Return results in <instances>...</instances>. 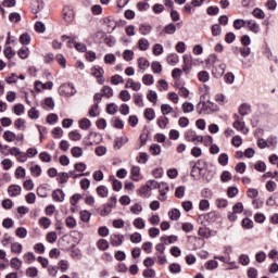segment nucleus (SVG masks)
<instances>
[{"instance_id": "nucleus-60", "label": "nucleus", "mask_w": 278, "mask_h": 278, "mask_svg": "<svg viewBox=\"0 0 278 278\" xmlns=\"http://www.w3.org/2000/svg\"><path fill=\"white\" fill-rule=\"evenodd\" d=\"M144 116L148 121H153L155 118V111L153 109H147Z\"/></svg>"}, {"instance_id": "nucleus-7", "label": "nucleus", "mask_w": 278, "mask_h": 278, "mask_svg": "<svg viewBox=\"0 0 278 278\" xmlns=\"http://www.w3.org/2000/svg\"><path fill=\"white\" fill-rule=\"evenodd\" d=\"M188 142H193V144H198L199 142H203V137L197 135L194 131H188L186 135Z\"/></svg>"}, {"instance_id": "nucleus-20", "label": "nucleus", "mask_w": 278, "mask_h": 278, "mask_svg": "<svg viewBox=\"0 0 278 278\" xmlns=\"http://www.w3.org/2000/svg\"><path fill=\"white\" fill-rule=\"evenodd\" d=\"M151 64L149 63V60H147V58H139L138 59V67L141 71H147V68H149Z\"/></svg>"}, {"instance_id": "nucleus-12", "label": "nucleus", "mask_w": 278, "mask_h": 278, "mask_svg": "<svg viewBox=\"0 0 278 278\" xmlns=\"http://www.w3.org/2000/svg\"><path fill=\"white\" fill-rule=\"evenodd\" d=\"M125 88H131V90H134L135 92H138V90H140L142 88V85L140 83L134 81V79L129 78L126 81Z\"/></svg>"}, {"instance_id": "nucleus-46", "label": "nucleus", "mask_w": 278, "mask_h": 278, "mask_svg": "<svg viewBox=\"0 0 278 278\" xmlns=\"http://www.w3.org/2000/svg\"><path fill=\"white\" fill-rule=\"evenodd\" d=\"M25 123H26L25 119H23V118H17V119L14 122V125H15L16 129H20V130H22V131H25V128H26Z\"/></svg>"}, {"instance_id": "nucleus-26", "label": "nucleus", "mask_w": 278, "mask_h": 278, "mask_svg": "<svg viewBox=\"0 0 278 278\" xmlns=\"http://www.w3.org/2000/svg\"><path fill=\"white\" fill-rule=\"evenodd\" d=\"M30 175L33 177H40V175H42V168L40 167V165H34L30 167Z\"/></svg>"}, {"instance_id": "nucleus-33", "label": "nucleus", "mask_w": 278, "mask_h": 278, "mask_svg": "<svg viewBox=\"0 0 278 278\" xmlns=\"http://www.w3.org/2000/svg\"><path fill=\"white\" fill-rule=\"evenodd\" d=\"M25 168L23 166H20L15 169V179H25Z\"/></svg>"}, {"instance_id": "nucleus-16", "label": "nucleus", "mask_w": 278, "mask_h": 278, "mask_svg": "<svg viewBox=\"0 0 278 278\" xmlns=\"http://www.w3.org/2000/svg\"><path fill=\"white\" fill-rule=\"evenodd\" d=\"M64 191H62V189H56L52 193V199L58 203H62V201H64Z\"/></svg>"}, {"instance_id": "nucleus-15", "label": "nucleus", "mask_w": 278, "mask_h": 278, "mask_svg": "<svg viewBox=\"0 0 278 278\" xmlns=\"http://www.w3.org/2000/svg\"><path fill=\"white\" fill-rule=\"evenodd\" d=\"M232 126L235 127V129H237V131H241V134H249V128H247V126H244V122H240V121H236Z\"/></svg>"}, {"instance_id": "nucleus-30", "label": "nucleus", "mask_w": 278, "mask_h": 278, "mask_svg": "<svg viewBox=\"0 0 278 278\" xmlns=\"http://www.w3.org/2000/svg\"><path fill=\"white\" fill-rule=\"evenodd\" d=\"M18 58L21 60H27L29 58V48H22L17 51Z\"/></svg>"}, {"instance_id": "nucleus-13", "label": "nucleus", "mask_w": 278, "mask_h": 278, "mask_svg": "<svg viewBox=\"0 0 278 278\" xmlns=\"http://www.w3.org/2000/svg\"><path fill=\"white\" fill-rule=\"evenodd\" d=\"M10 266L13 270H21L23 268V261L18 257H13L10 261Z\"/></svg>"}, {"instance_id": "nucleus-54", "label": "nucleus", "mask_w": 278, "mask_h": 278, "mask_svg": "<svg viewBox=\"0 0 278 278\" xmlns=\"http://www.w3.org/2000/svg\"><path fill=\"white\" fill-rule=\"evenodd\" d=\"M90 125H91V123H90V119H88V118H83L79 121L80 129H85V130L90 129Z\"/></svg>"}, {"instance_id": "nucleus-64", "label": "nucleus", "mask_w": 278, "mask_h": 278, "mask_svg": "<svg viewBox=\"0 0 278 278\" xmlns=\"http://www.w3.org/2000/svg\"><path fill=\"white\" fill-rule=\"evenodd\" d=\"M242 227L244 229H253V220L251 218H244L242 220Z\"/></svg>"}, {"instance_id": "nucleus-11", "label": "nucleus", "mask_w": 278, "mask_h": 278, "mask_svg": "<svg viewBox=\"0 0 278 278\" xmlns=\"http://www.w3.org/2000/svg\"><path fill=\"white\" fill-rule=\"evenodd\" d=\"M93 77H97L98 79V84H103L104 79H103V73H105V71H103L102 67H93L91 70Z\"/></svg>"}, {"instance_id": "nucleus-32", "label": "nucleus", "mask_w": 278, "mask_h": 278, "mask_svg": "<svg viewBox=\"0 0 278 278\" xmlns=\"http://www.w3.org/2000/svg\"><path fill=\"white\" fill-rule=\"evenodd\" d=\"M252 15L254 16V18H261V20L266 18V13H264L260 8H255L252 11Z\"/></svg>"}, {"instance_id": "nucleus-22", "label": "nucleus", "mask_w": 278, "mask_h": 278, "mask_svg": "<svg viewBox=\"0 0 278 278\" xmlns=\"http://www.w3.org/2000/svg\"><path fill=\"white\" fill-rule=\"evenodd\" d=\"M181 108L184 114H190V112H194V104H192V102H184Z\"/></svg>"}, {"instance_id": "nucleus-5", "label": "nucleus", "mask_w": 278, "mask_h": 278, "mask_svg": "<svg viewBox=\"0 0 278 278\" xmlns=\"http://www.w3.org/2000/svg\"><path fill=\"white\" fill-rule=\"evenodd\" d=\"M63 18L66 23H73L75 21V11L71 7H65L63 9Z\"/></svg>"}, {"instance_id": "nucleus-1", "label": "nucleus", "mask_w": 278, "mask_h": 278, "mask_svg": "<svg viewBox=\"0 0 278 278\" xmlns=\"http://www.w3.org/2000/svg\"><path fill=\"white\" fill-rule=\"evenodd\" d=\"M197 110L199 114H210V112H216L218 110V106H216L214 103L206 101V102H200L197 105Z\"/></svg>"}, {"instance_id": "nucleus-2", "label": "nucleus", "mask_w": 278, "mask_h": 278, "mask_svg": "<svg viewBox=\"0 0 278 278\" xmlns=\"http://www.w3.org/2000/svg\"><path fill=\"white\" fill-rule=\"evenodd\" d=\"M2 138L7 141V142H23V140H25V135L23 134H17L12 131V130H7L4 131Z\"/></svg>"}, {"instance_id": "nucleus-35", "label": "nucleus", "mask_w": 278, "mask_h": 278, "mask_svg": "<svg viewBox=\"0 0 278 278\" xmlns=\"http://www.w3.org/2000/svg\"><path fill=\"white\" fill-rule=\"evenodd\" d=\"M179 62V55L177 54H169L167 56V63L170 65V66H175L177 63Z\"/></svg>"}, {"instance_id": "nucleus-57", "label": "nucleus", "mask_w": 278, "mask_h": 278, "mask_svg": "<svg viewBox=\"0 0 278 278\" xmlns=\"http://www.w3.org/2000/svg\"><path fill=\"white\" fill-rule=\"evenodd\" d=\"M26 276H27V277H31V278L38 277V268H36V267H29V268H27V269H26Z\"/></svg>"}, {"instance_id": "nucleus-49", "label": "nucleus", "mask_w": 278, "mask_h": 278, "mask_svg": "<svg viewBox=\"0 0 278 278\" xmlns=\"http://www.w3.org/2000/svg\"><path fill=\"white\" fill-rule=\"evenodd\" d=\"M58 241V233L55 231L48 232L47 235V242L53 244V242Z\"/></svg>"}, {"instance_id": "nucleus-61", "label": "nucleus", "mask_w": 278, "mask_h": 278, "mask_svg": "<svg viewBox=\"0 0 278 278\" xmlns=\"http://www.w3.org/2000/svg\"><path fill=\"white\" fill-rule=\"evenodd\" d=\"M15 236H17V238H27V229L20 227L15 230Z\"/></svg>"}, {"instance_id": "nucleus-21", "label": "nucleus", "mask_w": 278, "mask_h": 278, "mask_svg": "<svg viewBox=\"0 0 278 278\" xmlns=\"http://www.w3.org/2000/svg\"><path fill=\"white\" fill-rule=\"evenodd\" d=\"M11 252L15 253L17 255L23 253V244H21L18 242L11 243Z\"/></svg>"}, {"instance_id": "nucleus-19", "label": "nucleus", "mask_w": 278, "mask_h": 278, "mask_svg": "<svg viewBox=\"0 0 278 278\" xmlns=\"http://www.w3.org/2000/svg\"><path fill=\"white\" fill-rule=\"evenodd\" d=\"M111 244H112V247H121L123 244V236L112 235L111 236Z\"/></svg>"}, {"instance_id": "nucleus-52", "label": "nucleus", "mask_w": 278, "mask_h": 278, "mask_svg": "<svg viewBox=\"0 0 278 278\" xmlns=\"http://www.w3.org/2000/svg\"><path fill=\"white\" fill-rule=\"evenodd\" d=\"M149 161V154H147L146 152H141L138 156H137V162L138 164H144L146 162Z\"/></svg>"}, {"instance_id": "nucleus-14", "label": "nucleus", "mask_w": 278, "mask_h": 278, "mask_svg": "<svg viewBox=\"0 0 278 278\" xmlns=\"http://www.w3.org/2000/svg\"><path fill=\"white\" fill-rule=\"evenodd\" d=\"M184 64H185V66L182 67V71L185 73H190V70L192 68V56L185 55L184 56Z\"/></svg>"}, {"instance_id": "nucleus-56", "label": "nucleus", "mask_w": 278, "mask_h": 278, "mask_svg": "<svg viewBox=\"0 0 278 278\" xmlns=\"http://www.w3.org/2000/svg\"><path fill=\"white\" fill-rule=\"evenodd\" d=\"M151 190H153L151 187L148 185L143 186L140 188L139 192L140 194H143V197H151Z\"/></svg>"}, {"instance_id": "nucleus-6", "label": "nucleus", "mask_w": 278, "mask_h": 278, "mask_svg": "<svg viewBox=\"0 0 278 278\" xmlns=\"http://www.w3.org/2000/svg\"><path fill=\"white\" fill-rule=\"evenodd\" d=\"M227 70V65L225 63H220L213 67V75L216 78L223 77L225 75V71Z\"/></svg>"}, {"instance_id": "nucleus-59", "label": "nucleus", "mask_w": 278, "mask_h": 278, "mask_svg": "<svg viewBox=\"0 0 278 278\" xmlns=\"http://www.w3.org/2000/svg\"><path fill=\"white\" fill-rule=\"evenodd\" d=\"M130 212L138 216L142 212V205L138 203L134 204L132 206H130Z\"/></svg>"}, {"instance_id": "nucleus-43", "label": "nucleus", "mask_w": 278, "mask_h": 278, "mask_svg": "<svg viewBox=\"0 0 278 278\" xmlns=\"http://www.w3.org/2000/svg\"><path fill=\"white\" fill-rule=\"evenodd\" d=\"M119 99L124 102L130 101L131 100V93L127 90H122L119 92Z\"/></svg>"}, {"instance_id": "nucleus-3", "label": "nucleus", "mask_w": 278, "mask_h": 278, "mask_svg": "<svg viewBox=\"0 0 278 278\" xmlns=\"http://www.w3.org/2000/svg\"><path fill=\"white\" fill-rule=\"evenodd\" d=\"M75 87L73 84H63L59 88V93L61 97H73L75 94Z\"/></svg>"}, {"instance_id": "nucleus-39", "label": "nucleus", "mask_w": 278, "mask_h": 278, "mask_svg": "<svg viewBox=\"0 0 278 278\" xmlns=\"http://www.w3.org/2000/svg\"><path fill=\"white\" fill-rule=\"evenodd\" d=\"M215 268H218V262L211 260L205 263V269L206 270H215Z\"/></svg>"}, {"instance_id": "nucleus-47", "label": "nucleus", "mask_w": 278, "mask_h": 278, "mask_svg": "<svg viewBox=\"0 0 278 278\" xmlns=\"http://www.w3.org/2000/svg\"><path fill=\"white\" fill-rule=\"evenodd\" d=\"M251 112V106L249 104H242L239 108V114L247 116Z\"/></svg>"}, {"instance_id": "nucleus-36", "label": "nucleus", "mask_w": 278, "mask_h": 278, "mask_svg": "<svg viewBox=\"0 0 278 278\" xmlns=\"http://www.w3.org/2000/svg\"><path fill=\"white\" fill-rule=\"evenodd\" d=\"M153 83H154L153 75L146 74L142 77V84H144V86H153Z\"/></svg>"}, {"instance_id": "nucleus-62", "label": "nucleus", "mask_w": 278, "mask_h": 278, "mask_svg": "<svg viewBox=\"0 0 278 278\" xmlns=\"http://www.w3.org/2000/svg\"><path fill=\"white\" fill-rule=\"evenodd\" d=\"M165 34L173 35L175 31H177V26L175 24H168L167 26L164 27Z\"/></svg>"}, {"instance_id": "nucleus-51", "label": "nucleus", "mask_w": 278, "mask_h": 278, "mask_svg": "<svg viewBox=\"0 0 278 278\" xmlns=\"http://www.w3.org/2000/svg\"><path fill=\"white\" fill-rule=\"evenodd\" d=\"M45 108L48 110H53L55 108V102L53 101V98L48 97L45 99Z\"/></svg>"}, {"instance_id": "nucleus-18", "label": "nucleus", "mask_w": 278, "mask_h": 278, "mask_svg": "<svg viewBox=\"0 0 278 278\" xmlns=\"http://www.w3.org/2000/svg\"><path fill=\"white\" fill-rule=\"evenodd\" d=\"M245 25L249 27L250 31H253L254 34H260V25H257L255 21L249 20L245 22Z\"/></svg>"}, {"instance_id": "nucleus-4", "label": "nucleus", "mask_w": 278, "mask_h": 278, "mask_svg": "<svg viewBox=\"0 0 278 278\" xmlns=\"http://www.w3.org/2000/svg\"><path fill=\"white\" fill-rule=\"evenodd\" d=\"M130 179H132V181H141V179H144V176L142 175V173H140V166L131 167Z\"/></svg>"}, {"instance_id": "nucleus-63", "label": "nucleus", "mask_w": 278, "mask_h": 278, "mask_svg": "<svg viewBox=\"0 0 278 278\" xmlns=\"http://www.w3.org/2000/svg\"><path fill=\"white\" fill-rule=\"evenodd\" d=\"M247 25V21L244 20H235L233 27L235 29H242Z\"/></svg>"}, {"instance_id": "nucleus-34", "label": "nucleus", "mask_w": 278, "mask_h": 278, "mask_svg": "<svg viewBox=\"0 0 278 278\" xmlns=\"http://www.w3.org/2000/svg\"><path fill=\"white\" fill-rule=\"evenodd\" d=\"M198 78H199V81H202L203 84H205L206 81H210V73L205 71H201L198 74Z\"/></svg>"}, {"instance_id": "nucleus-55", "label": "nucleus", "mask_w": 278, "mask_h": 278, "mask_svg": "<svg viewBox=\"0 0 278 278\" xmlns=\"http://www.w3.org/2000/svg\"><path fill=\"white\" fill-rule=\"evenodd\" d=\"M151 68L153 71V73H156V74L162 73V64L157 61L152 62Z\"/></svg>"}, {"instance_id": "nucleus-8", "label": "nucleus", "mask_w": 278, "mask_h": 278, "mask_svg": "<svg viewBox=\"0 0 278 278\" xmlns=\"http://www.w3.org/2000/svg\"><path fill=\"white\" fill-rule=\"evenodd\" d=\"M53 88V81H48L46 84H42L41 81H35V90L37 92H42V90H51Z\"/></svg>"}, {"instance_id": "nucleus-9", "label": "nucleus", "mask_w": 278, "mask_h": 278, "mask_svg": "<svg viewBox=\"0 0 278 278\" xmlns=\"http://www.w3.org/2000/svg\"><path fill=\"white\" fill-rule=\"evenodd\" d=\"M21 192H23V188L18 185H11L8 188V194L11 198L21 195Z\"/></svg>"}, {"instance_id": "nucleus-25", "label": "nucleus", "mask_w": 278, "mask_h": 278, "mask_svg": "<svg viewBox=\"0 0 278 278\" xmlns=\"http://www.w3.org/2000/svg\"><path fill=\"white\" fill-rule=\"evenodd\" d=\"M97 192H98L99 197H101L102 199L108 198V194H110V191L108 190V187H105V186H99L97 188Z\"/></svg>"}, {"instance_id": "nucleus-41", "label": "nucleus", "mask_w": 278, "mask_h": 278, "mask_svg": "<svg viewBox=\"0 0 278 278\" xmlns=\"http://www.w3.org/2000/svg\"><path fill=\"white\" fill-rule=\"evenodd\" d=\"M130 242H134L135 244L142 242V235H140V232H134L130 235Z\"/></svg>"}, {"instance_id": "nucleus-10", "label": "nucleus", "mask_w": 278, "mask_h": 278, "mask_svg": "<svg viewBox=\"0 0 278 278\" xmlns=\"http://www.w3.org/2000/svg\"><path fill=\"white\" fill-rule=\"evenodd\" d=\"M128 142L129 138H127V136L117 137L115 139L114 149H123V147H125V144H127Z\"/></svg>"}, {"instance_id": "nucleus-42", "label": "nucleus", "mask_w": 278, "mask_h": 278, "mask_svg": "<svg viewBox=\"0 0 278 278\" xmlns=\"http://www.w3.org/2000/svg\"><path fill=\"white\" fill-rule=\"evenodd\" d=\"M161 112H162L163 116H166V115L173 113V106H170V104H162Z\"/></svg>"}, {"instance_id": "nucleus-37", "label": "nucleus", "mask_w": 278, "mask_h": 278, "mask_svg": "<svg viewBox=\"0 0 278 278\" xmlns=\"http://www.w3.org/2000/svg\"><path fill=\"white\" fill-rule=\"evenodd\" d=\"M150 153H152V155H160L162 153V147L156 143L150 146Z\"/></svg>"}, {"instance_id": "nucleus-38", "label": "nucleus", "mask_w": 278, "mask_h": 278, "mask_svg": "<svg viewBox=\"0 0 278 278\" xmlns=\"http://www.w3.org/2000/svg\"><path fill=\"white\" fill-rule=\"evenodd\" d=\"M134 227H136V229H144L146 225H144V219H142V217H138L132 222Z\"/></svg>"}, {"instance_id": "nucleus-40", "label": "nucleus", "mask_w": 278, "mask_h": 278, "mask_svg": "<svg viewBox=\"0 0 278 278\" xmlns=\"http://www.w3.org/2000/svg\"><path fill=\"white\" fill-rule=\"evenodd\" d=\"M70 140H73L74 142H77L81 140V134L77 130H73L68 134Z\"/></svg>"}, {"instance_id": "nucleus-58", "label": "nucleus", "mask_w": 278, "mask_h": 278, "mask_svg": "<svg viewBox=\"0 0 278 278\" xmlns=\"http://www.w3.org/2000/svg\"><path fill=\"white\" fill-rule=\"evenodd\" d=\"M157 125L161 129H166V126L168 125V118L164 116L160 117L157 119Z\"/></svg>"}, {"instance_id": "nucleus-29", "label": "nucleus", "mask_w": 278, "mask_h": 278, "mask_svg": "<svg viewBox=\"0 0 278 278\" xmlns=\"http://www.w3.org/2000/svg\"><path fill=\"white\" fill-rule=\"evenodd\" d=\"M75 47L76 51H80V53L86 52V45L84 43H75V41H68V47Z\"/></svg>"}, {"instance_id": "nucleus-53", "label": "nucleus", "mask_w": 278, "mask_h": 278, "mask_svg": "<svg viewBox=\"0 0 278 278\" xmlns=\"http://www.w3.org/2000/svg\"><path fill=\"white\" fill-rule=\"evenodd\" d=\"M148 101L151 103H157V92L150 90L147 96Z\"/></svg>"}, {"instance_id": "nucleus-44", "label": "nucleus", "mask_w": 278, "mask_h": 278, "mask_svg": "<svg viewBox=\"0 0 278 278\" xmlns=\"http://www.w3.org/2000/svg\"><path fill=\"white\" fill-rule=\"evenodd\" d=\"M28 116H29V118L38 119V118H40V111H38L36 108H31L28 111Z\"/></svg>"}, {"instance_id": "nucleus-45", "label": "nucleus", "mask_w": 278, "mask_h": 278, "mask_svg": "<svg viewBox=\"0 0 278 278\" xmlns=\"http://www.w3.org/2000/svg\"><path fill=\"white\" fill-rule=\"evenodd\" d=\"M39 225L43 227V229H49V227H51V219L48 217H41L39 219Z\"/></svg>"}, {"instance_id": "nucleus-24", "label": "nucleus", "mask_w": 278, "mask_h": 278, "mask_svg": "<svg viewBox=\"0 0 278 278\" xmlns=\"http://www.w3.org/2000/svg\"><path fill=\"white\" fill-rule=\"evenodd\" d=\"M65 224L70 229H75L77 227V219H75L73 216H68L65 219Z\"/></svg>"}, {"instance_id": "nucleus-48", "label": "nucleus", "mask_w": 278, "mask_h": 278, "mask_svg": "<svg viewBox=\"0 0 278 278\" xmlns=\"http://www.w3.org/2000/svg\"><path fill=\"white\" fill-rule=\"evenodd\" d=\"M72 155L73 157H81V155H84V149L80 147L72 148Z\"/></svg>"}, {"instance_id": "nucleus-27", "label": "nucleus", "mask_w": 278, "mask_h": 278, "mask_svg": "<svg viewBox=\"0 0 278 278\" xmlns=\"http://www.w3.org/2000/svg\"><path fill=\"white\" fill-rule=\"evenodd\" d=\"M23 257L26 264H33V262H36V255L33 252L25 253Z\"/></svg>"}, {"instance_id": "nucleus-23", "label": "nucleus", "mask_w": 278, "mask_h": 278, "mask_svg": "<svg viewBox=\"0 0 278 278\" xmlns=\"http://www.w3.org/2000/svg\"><path fill=\"white\" fill-rule=\"evenodd\" d=\"M168 216L170 220H179V218H181V212H179L177 208H173L168 212Z\"/></svg>"}, {"instance_id": "nucleus-31", "label": "nucleus", "mask_w": 278, "mask_h": 278, "mask_svg": "<svg viewBox=\"0 0 278 278\" xmlns=\"http://www.w3.org/2000/svg\"><path fill=\"white\" fill-rule=\"evenodd\" d=\"M110 179L111 181H113V190H115V192H119L123 189V182L112 176L110 177Z\"/></svg>"}, {"instance_id": "nucleus-28", "label": "nucleus", "mask_w": 278, "mask_h": 278, "mask_svg": "<svg viewBox=\"0 0 278 278\" xmlns=\"http://www.w3.org/2000/svg\"><path fill=\"white\" fill-rule=\"evenodd\" d=\"M97 244L100 251H108V249H110V242L105 239H100Z\"/></svg>"}, {"instance_id": "nucleus-50", "label": "nucleus", "mask_w": 278, "mask_h": 278, "mask_svg": "<svg viewBox=\"0 0 278 278\" xmlns=\"http://www.w3.org/2000/svg\"><path fill=\"white\" fill-rule=\"evenodd\" d=\"M4 55L8 60H12L16 55V52L12 49V47H7L4 49Z\"/></svg>"}, {"instance_id": "nucleus-17", "label": "nucleus", "mask_w": 278, "mask_h": 278, "mask_svg": "<svg viewBox=\"0 0 278 278\" xmlns=\"http://www.w3.org/2000/svg\"><path fill=\"white\" fill-rule=\"evenodd\" d=\"M151 47V43L149 42V39L147 38H141L138 40V49L140 51H147Z\"/></svg>"}]
</instances>
